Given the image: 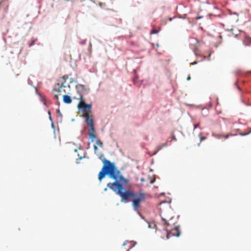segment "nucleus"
<instances>
[{
	"instance_id": "nucleus-1",
	"label": "nucleus",
	"mask_w": 251,
	"mask_h": 251,
	"mask_svg": "<svg viewBox=\"0 0 251 251\" xmlns=\"http://www.w3.org/2000/svg\"><path fill=\"white\" fill-rule=\"evenodd\" d=\"M106 176L114 180V182L107 183V187L120 198L125 194L126 189L129 188L127 186L129 182V179L122 175L117 166H114L113 170Z\"/></svg>"
},
{
	"instance_id": "nucleus-2",
	"label": "nucleus",
	"mask_w": 251,
	"mask_h": 251,
	"mask_svg": "<svg viewBox=\"0 0 251 251\" xmlns=\"http://www.w3.org/2000/svg\"><path fill=\"white\" fill-rule=\"evenodd\" d=\"M146 199V194L142 190L134 192L130 188L126 189L125 194L121 197V202L127 203L131 202V203L144 202Z\"/></svg>"
},
{
	"instance_id": "nucleus-3",
	"label": "nucleus",
	"mask_w": 251,
	"mask_h": 251,
	"mask_svg": "<svg viewBox=\"0 0 251 251\" xmlns=\"http://www.w3.org/2000/svg\"><path fill=\"white\" fill-rule=\"evenodd\" d=\"M99 158L101 160L103 163V166L98 174V180L100 182L104 179L108 173L113 170V166L116 167V164L114 162H111L110 160L106 159L103 154H100L98 156Z\"/></svg>"
},
{
	"instance_id": "nucleus-4",
	"label": "nucleus",
	"mask_w": 251,
	"mask_h": 251,
	"mask_svg": "<svg viewBox=\"0 0 251 251\" xmlns=\"http://www.w3.org/2000/svg\"><path fill=\"white\" fill-rule=\"evenodd\" d=\"M77 108L79 111H81L83 113H89L91 112L92 108L91 103H87L84 102L78 103L77 104Z\"/></svg>"
},
{
	"instance_id": "nucleus-5",
	"label": "nucleus",
	"mask_w": 251,
	"mask_h": 251,
	"mask_svg": "<svg viewBox=\"0 0 251 251\" xmlns=\"http://www.w3.org/2000/svg\"><path fill=\"white\" fill-rule=\"evenodd\" d=\"M249 81L246 79H240L237 80L236 82H234V85L236 86V88L240 92L242 91L241 88L237 84L238 83H239L243 86H246V84L248 83Z\"/></svg>"
},
{
	"instance_id": "nucleus-6",
	"label": "nucleus",
	"mask_w": 251,
	"mask_h": 251,
	"mask_svg": "<svg viewBox=\"0 0 251 251\" xmlns=\"http://www.w3.org/2000/svg\"><path fill=\"white\" fill-rule=\"evenodd\" d=\"M82 117L84 119L85 123H86L89 126L95 125L94 120L92 117L85 115L82 116Z\"/></svg>"
},
{
	"instance_id": "nucleus-7",
	"label": "nucleus",
	"mask_w": 251,
	"mask_h": 251,
	"mask_svg": "<svg viewBox=\"0 0 251 251\" xmlns=\"http://www.w3.org/2000/svg\"><path fill=\"white\" fill-rule=\"evenodd\" d=\"M63 102L67 104H71L72 102L73 99L71 96L67 94L63 95L62 96Z\"/></svg>"
},
{
	"instance_id": "nucleus-8",
	"label": "nucleus",
	"mask_w": 251,
	"mask_h": 251,
	"mask_svg": "<svg viewBox=\"0 0 251 251\" xmlns=\"http://www.w3.org/2000/svg\"><path fill=\"white\" fill-rule=\"evenodd\" d=\"M75 89L76 90L77 94H79L80 92V88H81L84 92H86L87 91V89L85 87V85L81 84H77L75 87Z\"/></svg>"
},
{
	"instance_id": "nucleus-9",
	"label": "nucleus",
	"mask_w": 251,
	"mask_h": 251,
	"mask_svg": "<svg viewBox=\"0 0 251 251\" xmlns=\"http://www.w3.org/2000/svg\"><path fill=\"white\" fill-rule=\"evenodd\" d=\"M89 142H88V147L87 148V149L89 148V146L91 143L94 142L95 139L97 137L96 134H89Z\"/></svg>"
},
{
	"instance_id": "nucleus-10",
	"label": "nucleus",
	"mask_w": 251,
	"mask_h": 251,
	"mask_svg": "<svg viewBox=\"0 0 251 251\" xmlns=\"http://www.w3.org/2000/svg\"><path fill=\"white\" fill-rule=\"evenodd\" d=\"M142 202H138L131 203V206L132 207L133 210L134 211H138V210H139V208H140L141 207V203Z\"/></svg>"
},
{
	"instance_id": "nucleus-11",
	"label": "nucleus",
	"mask_w": 251,
	"mask_h": 251,
	"mask_svg": "<svg viewBox=\"0 0 251 251\" xmlns=\"http://www.w3.org/2000/svg\"><path fill=\"white\" fill-rule=\"evenodd\" d=\"M88 135L91 134H96V129L95 128V125L93 126H89V128L88 129Z\"/></svg>"
},
{
	"instance_id": "nucleus-12",
	"label": "nucleus",
	"mask_w": 251,
	"mask_h": 251,
	"mask_svg": "<svg viewBox=\"0 0 251 251\" xmlns=\"http://www.w3.org/2000/svg\"><path fill=\"white\" fill-rule=\"evenodd\" d=\"M96 146H98L101 148H102L103 147V143L102 142H101L100 139H98L96 140L95 144Z\"/></svg>"
},
{
	"instance_id": "nucleus-13",
	"label": "nucleus",
	"mask_w": 251,
	"mask_h": 251,
	"mask_svg": "<svg viewBox=\"0 0 251 251\" xmlns=\"http://www.w3.org/2000/svg\"><path fill=\"white\" fill-rule=\"evenodd\" d=\"M243 44L245 46H249L251 45V39H247L246 41L243 42Z\"/></svg>"
},
{
	"instance_id": "nucleus-14",
	"label": "nucleus",
	"mask_w": 251,
	"mask_h": 251,
	"mask_svg": "<svg viewBox=\"0 0 251 251\" xmlns=\"http://www.w3.org/2000/svg\"><path fill=\"white\" fill-rule=\"evenodd\" d=\"M78 94L79 95V98H76L75 97H74V99L79 100H80V102H83V101H84V99H83V95L81 94V92H79V94Z\"/></svg>"
},
{
	"instance_id": "nucleus-15",
	"label": "nucleus",
	"mask_w": 251,
	"mask_h": 251,
	"mask_svg": "<svg viewBox=\"0 0 251 251\" xmlns=\"http://www.w3.org/2000/svg\"><path fill=\"white\" fill-rule=\"evenodd\" d=\"M56 113H57V117H60V122H62V113L61 112L60 109L59 108L57 109L56 110Z\"/></svg>"
},
{
	"instance_id": "nucleus-16",
	"label": "nucleus",
	"mask_w": 251,
	"mask_h": 251,
	"mask_svg": "<svg viewBox=\"0 0 251 251\" xmlns=\"http://www.w3.org/2000/svg\"><path fill=\"white\" fill-rule=\"evenodd\" d=\"M57 85L59 86L58 88H53V91L54 92H60L61 91V86L60 85V84L59 83H58L57 84Z\"/></svg>"
},
{
	"instance_id": "nucleus-17",
	"label": "nucleus",
	"mask_w": 251,
	"mask_h": 251,
	"mask_svg": "<svg viewBox=\"0 0 251 251\" xmlns=\"http://www.w3.org/2000/svg\"><path fill=\"white\" fill-rule=\"evenodd\" d=\"M93 148H94V153L95 154L97 155V156H99V153H98V148L97 147V146H96V145H93Z\"/></svg>"
},
{
	"instance_id": "nucleus-18",
	"label": "nucleus",
	"mask_w": 251,
	"mask_h": 251,
	"mask_svg": "<svg viewBox=\"0 0 251 251\" xmlns=\"http://www.w3.org/2000/svg\"><path fill=\"white\" fill-rule=\"evenodd\" d=\"M181 233V230H178L176 231V233H173L172 234V236H175L176 237H179L180 236Z\"/></svg>"
},
{
	"instance_id": "nucleus-19",
	"label": "nucleus",
	"mask_w": 251,
	"mask_h": 251,
	"mask_svg": "<svg viewBox=\"0 0 251 251\" xmlns=\"http://www.w3.org/2000/svg\"><path fill=\"white\" fill-rule=\"evenodd\" d=\"M159 31H160V30L152 29L150 31V34H156L158 33L159 32Z\"/></svg>"
},
{
	"instance_id": "nucleus-20",
	"label": "nucleus",
	"mask_w": 251,
	"mask_h": 251,
	"mask_svg": "<svg viewBox=\"0 0 251 251\" xmlns=\"http://www.w3.org/2000/svg\"><path fill=\"white\" fill-rule=\"evenodd\" d=\"M37 40V39L36 38V39H33L30 43H29L28 44V46L29 47H32V46H33L35 44V42Z\"/></svg>"
},
{
	"instance_id": "nucleus-21",
	"label": "nucleus",
	"mask_w": 251,
	"mask_h": 251,
	"mask_svg": "<svg viewBox=\"0 0 251 251\" xmlns=\"http://www.w3.org/2000/svg\"><path fill=\"white\" fill-rule=\"evenodd\" d=\"M40 100L41 102H42L44 104V105L45 106H47V103L45 101V97L43 96V95H42V97H40Z\"/></svg>"
},
{
	"instance_id": "nucleus-22",
	"label": "nucleus",
	"mask_w": 251,
	"mask_h": 251,
	"mask_svg": "<svg viewBox=\"0 0 251 251\" xmlns=\"http://www.w3.org/2000/svg\"><path fill=\"white\" fill-rule=\"evenodd\" d=\"M172 230H176V231H178V230H180V226L179 225H177L175 227H173L171 229V231Z\"/></svg>"
},
{
	"instance_id": "nucleus-23",
	"label": "nucleus",
	"mask_w": 251,
	"mask_h": 251,
	"mask_svg": "<svg viewBox=\"0 0 251 251\" xmlns=\"http://www.w3.org/2000/svg\"><path fill=\"white\" fill-rule=\"evenodd\" d=\"M251 133V132H245V133H238L237 134L241 136H246V135H249V134Z\"/></svg>"
},
{
	"instance_id": "nucleus-24",
	"label": "nucleus",
	"mask_w": 251,
	"mask_h": 251,
	"mask_svg": "<svg viewBox=\"0 0 251 251\" xmlns=\"http://www.w3.org/2000/svg\"><path fill=\"white\" fill-rule=\"evenodd\" d=\"M131 243H133V245L132 246H131L128 250H127L126 251H129V250L132 248L133 247H134L136 244H137V242L136 241H130Z\"/></svg>"
},
{
	"instance_id": "nucleus-25",
	"label": "nucleus",
	"mask_w": 251,
	"mask_h": 251,
	"mask_svg": "<svg viewBox=\"0 0 251 251\" xmlns=\"http://www.w3.org/2000/svg\"><path fill=\"white\" fill-rule=\"evenodd\" d=\"M199 136L200 137V142H201L202 141L205 140V137L202 136V133L200 132L199 134Z\"/></svg>"
},
{
	"instance_id": "nucleus-26",
	"label": "nucleus",
	"mask_w": 251,
	"mask_h": 251,
	"mask_svg": "<svg viewBox=\"0 0 251 251\" xmlns=\"http://www.w3.org/2000/svg\"><path fill=\"white\" fill-rule=\"evenodd\" d=\"M61 87H62V88H69L70 89V88H71V86H70V85H65V83H64V82H63V83L61 84Z\"/></svg>"
},
{
	"instance_id": "nucleus-27",
	"label": "nucleus",
	"mask_w": 251,
	"mask_h": 251,
	"mask_svg": "<svg viewBox=\"0 0 251 251\" xmlns=\"http://www.w3.org/2000/svg\"><path fill=\"white\" fill-rule=\"evenodd\" d=\"M48 114L49 115V119L50 121V122L53 121V119H52V118L51 117V112H50V111L48 110Z\"/></svg>"
},
{
	"instance_id": "nucleus-28",
	"label": "nucleus",
	"mask_w": 251,
	"mask_h": 251,
	"mask_svg": "<svg viewBox=\"0 0 251 251\" xmlns=\"http://www.w3.org/2000/svg\"><path fill=\"white\" fill-rule=\"evenodd\" d=\"M173 233H171V232H167V234H166V238L167 239H170V238L171 237V236H172V234Z\"/></svg>"
},
{
	"instance_id": "nucleus-29",
	"label": "nucleus",
	"mask_w": 251,
	"mask_h": 251,
	"mask_svg": "<svg viewBox=\"0 0 251 251\" xmlns=\"http://www.w3.org/2000/svg\"><path fill=\"white\" fill-rule=\"evenodd\" d=\"M77 83L78 82L77 80H75L74 78H70V83Z\"/></svg>"
},
{
	"instance_id": "nucleus-30",
	"label": "nucleus",
	"mask_w": 251,
	"mask_h": 251,
	"mask_svg": "<svg viewBox=\"0 0 251 251\" xmlns=\"http://www.w3.org/2000/svg\"><path fill=\"white\" fill-rule=\"evenodd\" d=\"M34 87V88H35V89H36V95H37L39 97V98H40V97H42L43 95H42L41 93H40V92H39L37 90V88H36L35 87Z\"/></svg>"
},
{
	"instance_id": "nucleus-31",
	"label": "nucleus",
	"mask_w": 251,
	"mask_h": 251,
	"mask_svg": "<svg viewBox=\"0 0 251 251\" xmlns=\"http://www.w3.org/2000/svg\"><path fill=\"white\" fill-rule=\"evenodd\" d=\"M50 122H51V127L53 129L54 134H55V125H54L53 121H51Z\"/></svg>"
},
{
	"instance_id": "nucleus-32",
	"label": "nucleus",
	"mask_w": 251,
	"mask_h": 251,
	"mask_svg": "<svg viewBox=\"0 0 251 251\" xmlns=\"http://www.w3.org/2000/svg\"><path fill=\"white\" fill-rule=\"evenodd\" d=\"M213 135L217 138L218 139H220L221 137L223 136V135L221 134H213Z\"/></svg>"
},
{
	"instance_id": "nucleus-33",
	"label": "nucleus",
	"mask_w": 251,
	"mask_h": 251,
	"mask_svg": "<svg viewBox=\"0 0 251 251\" xmlns=\"http://www.w3.org/2000/svg\"><path fill=\"white\" fill-rule=\"evenodd\" d=\"M169 199V201H163L162 202H161V203H171V202H172V199Z\"/></svg>"
},
{
	"instance_id": "nucleus-34",
	"label": "nucleus",
	"mask_w": 251,
	"mask_h": 251,
	"mask_svg": "<svg viewBox=\"0 0 251 251\" xmlns=\"http://www.w3.org/2000/svg\"><path fill=\"white\" fill-rule=\"evenodd\" d=\"M197 128H199L200 129H201V128L199 126V124H194V130L196 129Z\"/></svg>"
},
{
	"instance_id": "nucleus-35",
	"label": "nucleus",
	"mask_w": 251,
	"mask_h": 251,
	"mask_svg": "<svg viewBox=\"0 0 251 251\" xmlns=\"http://www.w3.org/2000/svg\"><path fill=\"white\" fill-rule=\"evenodd\" d=\"M62 79L64 80V83L66 82V80L68 78V76L67 75H64L62 77Z\"/></svg>"
},
{
	"instance_id": "nucleus-36",
	"label": "nucleus",
	"mask_w": 251,
	"mask_h": 251,
	"mask_svg": "<svg viewBox=\"0 0 251 251\" xmlns=\"http://www.w3.org/2000/svg\"><path fill=\"white\" fill-rule=\"evenodd\" d=\"M176 140H177V139H176V136L174 134H173L172 136L171 140H170V141H176Z\"/></svg>"
},
{
	"instance_id": "nucleus-37",
	"label": "nucleus",
	"mask_w": 251,
	"mask_h": 251,
	"mask_svg": "<svg viewBox=\"0 0 251 251\" xmlns=\"http://www.w3.org/2000/svg\"><path fill=\"white\" fill-rule=\"evenodd\" d=\"M86 43V39H84L79 42V44L84 45Z\"/></svg>"
},
{
	"instance_id": "nucleus-38",
	"label": "nucleus",
	"mask_w": 251,
	"mask_h": 251,
	"mask_svg": "<svg viewBox=\"0 0 251 251\" xmlns=\"http://www.w3.org/2000/svg\"><path fill=\"white\" fill-rule=\"evenodd\" d=\"M160 146L162 147V148L163 147H167L168 146V142H166L165 143H164L162 144L161 145H160Z\"/></svg>"
},
{
	"instance_id": "nucleus-39",
	"label": "nucleus",
	"mask_w": 251,
	"mask_h": 251,
	"mask_svg": "<svg viewBox=\"0 0 251 251\" xmlns=\"http://www.w3.org/2000/svg\"><path fill=\"white\" fill-rule=\"evenodd\" d=\"M140 218L144 220L147 223L149 224V221L146 219V218H145V217L144 216H143L142 215L140 216Z\"/></svg>"
},
{
	"instance_id": "nucleus-40",
	"label": "nucleus",
	"mask_w": 251,
	"mask_h": 251,
	"mask_svg": "<svg viewBox=\"0 0 251 251\" xmlns=\"http://www.w3.org/2000/svg\"><path fill=\"white\" fill-rule=\"evenodd\" d=\"M155 180H156V178H155V177H154L153 179H151L150 182L151 184H153L155 182Z\"/></svg>"
},
{
	"instance_id": "nucleus-41",
	"label": "nucleus",
	"mask_w": 251,
	"mask_h": 251,
	"mask_svg": "<svg viewBox=\"0 0 251 251\" xmlns=\"http://www.w3.org/2000/svg\"><path fill=\"white\" fill-rule=\"evenodd\" d=\"M176 16H174L173 17H170L169 18L168 20L170 22H172L174 19H176Z\"/></svg>"
},
{
	"instance_id": "nucleus-42",
	"label": "nucleus",
	"mask_w": 251,
	"mask_h": 251,
	"mask_svg": "<svg viewBox=\"0 0 251 251\" xmlns=\"http://www.w3.org/2000/svg\"><path fill=\"white\" fill-rule=\"evenodd\" d=\"M28 85L31 86H33V84H32V81L29 79L28 78Z\"/></svg>"
},
{
	"instance_id": "nucleus-43",
	"label": "nucleus",
	"mask_w": 251,
	"mask_h": 251,
	"mask_svg": "<svg viewBox=\"0 0 251 251\" xmlns=\"http://www.w3.org/2000/svg\"><path fill=\"white\" fill-rule=\"evenodd\" d=\"M159 215L161 216V219L162 221H163L164 222H167V220L165 218L162 217L161 214H160Z\"/></svg>"
},
{
	"instance_id": "nucleus-44",
	"label": "nucleus",
	"mask_w": 251,
	"mask_h": 251,
	"mask_svg": "<svg viewBox=\"0 0 251 251\" xmlns=\"http://www.w3.org/2000/svg\"><path fill=\"white\" fill-rule=\"evenodd\" d=\"M78 156H79V157H78V159H79V160H82L83 158H85V155H84V156H80V155H79V154H78Z\"/></svg>"
},
{
	"instance_id": "nucleus-45",
	"label": "nucleus",
	"mask_w": 251,
	"mask_h": 251,
	"mask_svg": "<svg viewBox=\"0 0 251 251\" xmlns=\"http://www.w3.org/2000/svg\"><path fill=\"white\" fill-rule=\"evenodd\" d=\"M198 62H199V61H194V62H191V63H190V64H191V65H196V64H197L198 63Z\"/></svg>"
},
{
	"instance_id": "nucleus-46",
	"label": "nucleus",
	"mask_w": 251,
	"mask_h": 251,
	"mask_svg": "<svg viewBox=\"0 0 251 251\" xmlns=\"http://www.w3.org/2000/svg\"><path fill=\"white\" fill-rule=\"evenodd\" d=\"M158 152V150H156L155 151H154L150 155L151 156H153V155H155V154H156L157 153V152Z\"/></svg>"
},
{
	"instance_id": "nucleus-47",
	"label": "nucleus",
	"mask_w": 251,
	"mask_h": 251,
	"mask_svg": "<svg viewBox=\"0 0 251 251\" xmlns=\"http://www.w3.org/2000/svg\"><path fill=\"white\" fill-rule=\"evenodd\" d=\"M54 99H55L56 100H58L59 99V95L57 94H56L54 96Z\"/></svg>"
},
{
	"instance_id": "nucleus-48",
	"label": "nucleus",
	"mask_w": 251,
	"mask_h": 251,
	"mask_svg": "<svg viewBox=\"0 0 251 251\" xmlns=\"http://www.w3.org/2000/svg\"><path fill=\"white\" fill-rule=\"evenodd\" d=\"M128 240H126L123 244V246L124 247L127 244V243H128Z\"/></svg>"
},
{
	"instance_id": "nucleus-49",
	"label": "nucleus",
	"mask_w": 251,
	"mask_h": 251,
	"mask_svg": "<svg viewBox=\"0 0 251 251\" xmlns=\"http://www.w3.org/2000/svg\"><path fill=\"white\" fill-rule=\"evenodd\" d=\"M164 226H170V224L167 221V222H164Z\"/></svg>"
},
{
	"instance_id": "nucleus-50",
	"label": "nucleus",
	"mask_w": 251,
	"mask_h": 251,
	"mask_svg": "<svg viewBox=\"0 0 251 251\" xmlns=\"http://www.w3.org/2000/svg\"><path fill=\"white\" fill-rule=\"evenodd\" d=\"M229 14H230V15H236L237 16H238V13H236V12H230V13H229Z\"/></svg>"
},
{
	"instance_id": "nucleus-51",
	"label": "nucleus",
	"mask_w": 251,
	"mask_h": 251,
	"mask_svg": "<svg viewBox=\"0 0 251 251\" xmlns=\"http://www.w3.org/2000/svg\"><path fill=\"white\" fill-rule=\"evenodd\" d=\"M202 17H202V16H199H199H197V17L196 18V19L197 20H200V19H202Z\"/></svg>"
},
{
	"instance_id": "nucleus-52",
	"label": "nucleus",
	"mask_w": 251,
	"mask_h": 251,
	"mask_svg": "<svg viewBox=\"0 0 251 251\" xmlns=\"http://www.w3.org/2000/svg\"><path fill=\"white\" fill-rule=\"evenodd\" d=\"M228 135L229 136H236L237 135V133L236 134H232V133H228Z\"/></svg>"
},
{
	"instance_id": "nucleus-53",
	"label": "nucleus",
	"mask_w": 251,
	"mask_h": 251,
	"mask_svg": "<svg viewBox=\"0 0 251 251\" xmlns=\"http://www.w3.org/2000/svg\"><path fill=\"white\" fill-rule=\"evenodd\" d=\"M135 211L136 212V213H137V214H138L140 217L142 215V214H141V213H140V212L139 211V210H138V211Z\"/></svg>"
},
{
	"instance_id": "nucleus-54",
	"label": "nucleus",
	"mask_w": 251,
	"mask_h": 251,
	"mask_svg": "<svg viewBox=\"0 0 251 251\" xmlns=\"http://www.w3.org/2000/svg\"><path fill=\"white\" fill-rule=\"evenodd\" d=\"M223 137H224V138L225 139H228L229 137V136L228 134H226V135H223Z\"/></svg>"
},
{
	"instance_id": "nucleus-55",
	"label": "nucleus",
	"mask_w": 251,
	"mask_h": 251,
	"mask_svg": "<svg viewBox=\"0 0 251 251\" xmlns=\"http://www.w3.org/2000/svg\"><path fill=\"white\" fill-rule=\"evenodd\" d=\"M78 149L79 150H83L82 146H81V145L80 144H78Z\"/></svg>"
},
{
	"instance_id": "nucleus-56",
	"label": "nucleus",
	"mask_w": 251,
	"mask_h": 251,
	"mask_svg": "<svg viewBox=\"0 0 251 251\" xmlns=\"http://www.w3.org/2000/svg\"><path fill=\"white\" fill-rule=\"evenodd\" d=\"M162 149V147L160 145L159 146L157 147V150H158V151L161 150V149Z\"/></svg>"
},
{
	"instance_id": "nucleus-57",
	"label": "nucleus",
	"mask_w": 251,
	"mask_h": 251,
	"mask_svg": "<svg viewBox=\"0 0 251 251\" xmlns=\"http://www.w3.org/2000/svg\"><path fill=\"white\" fill-rule=\"evenodd\" d=\"M137 79H138V77H137V76H135L134 77V78H133V82H136V81L137 80Z\"/></svg>"
},
{
	"instance_id": "nucleus-58",
	"label": "nucleus",
	"mask_w": 251,
	"mask_h": 251,
	"mask_svg": "<svg viewBox=\"0 0 251 251\" xmlns=\"http://www.w3.org/2000/svg\"><path fill=\"white\" fill-rule=\"evenodd\" d=\"M152 45H153V46H155L157 48H158V47H159V44H158V43H156V44H152Z\"/></svg>"
},
{
	"instance_id": "nucleus-59",
	"label": "nucleus",
	"mask_w": 251,
	"mask_h": 251,
	"mask_svg": "<svg viewBox=\"0 0 251 251\" xmlns=\"http://www.w3.org/2000/svg\"><path fill=\"white\" fill-rule=\"evenodd\" d=\"M140 180L141 182H144V181H145V179L144 177H141L140 178Z\"/></svg>"
},
{
	"instance_id": "nucleus-60",
	"label": "nucleus",
	"mask_w": 251,
	"mask_h": 251,
	"mask_svg": "<svg viewBox=\"0 0 251 251\" xmlns=\"http://www.w3.org/2000/svg\"><path fill=\"white\" fill-rule=\"evenodd\" d=\"M165 193H164V192H162V193H161L160 194V196H163V197H164V196H165Z\"/></svg>"
},
{
	"instance_id": "nucleus-61",
	"label": "nucleus",
	"mask_w": 251,
	"mask_h": 251,
	"mask_svg": "<svg viewBox=\"0 0 251 251\" xmlns=\"http://www.w3.org/2000/svg\"><path fill=\"white\" fill-rule=\"evenodd\" d=\"M148 228H149V229H151L152 228L151 225H150V223L149 222V224H148Z\"/></svg>"
},
{
	"instance_id": "nucleus-62",
	"label": "nucleus",
	"mask_w": 251,
	"mask_h": 251,
	"mask_svg": "<svg viewBox=\"0 0 251 251\" xmlns=\"http://www.w3.org/2000/svg\"><path fill=\"white\" fill-rule=\"evenodd\" d=\"M245 91H246V92L247 93H249L250 92V91L248 90V88L247 87H246L245 88Z\"/></svg>"
},
{
	"instance_id": "nucleus-63",
	"label": "nucleus",
	"mask_w": 251,
	"mask_h": 251,
	"mask_svg": "<svg viewBox=\"0 0 251 251\" xmlns=\"http://www.w3.org/2000/svg\"><path fill=\"white\" fill-rule=\"evenodd\" d=\"M56 105H58V106H59V105H60V102L59 101V100H56Z\"/></svg>"
},
{
	"instance_id": "nucleus-64",
	"label": "nucleus",
	"mask_w": 251,
	"mask_h": 251,
	"mask_svg": "<svg viewBox=\"0 0 251 251\" xmlns=\"http://www.w3.org/2000/svg\"><path fill=\"white\" fill-rule=\"evenodd\" d=\"M80 133L81 134H83L84 133V131L83 129L80 130Z\"/></svg>"
}]
</instances>
